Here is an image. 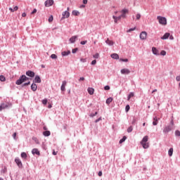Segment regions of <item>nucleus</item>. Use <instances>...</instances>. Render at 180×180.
I'll return each mask as SVG.
<instances>
[{"instance_id": "nucleus-1", "label": "nucleus", "mask_w": 180, "mask_h": 180, "mask_svg": "<svg viewBox=\"0 0 180 180\" xmlns=\"http://www.w3.org/2000/svg\"><path fill=\"white\" fill-rule=\"evenodd\" d=\"M172 125H167L163 128V133L164 134H168L169 131H172Z\"/></svg>"}, {"instance_id": "nucleus-2", "label": "nucleus", "mask_w": 180, "mask_h": 180, "mask_svg": "<svg viewBox=\"0 0 180 180\" xmlns=\"http://www.w3.org/2000/svg\"><path fill=\"white\" fill-rule=\"evenodd\" d=\"M157 19L160 25H167V18L165 17L158 16Z\"/></svg>"}, {"instance_id": "nucleus-3", "label": "nucleus", "mask_w": 180, "mask_h": 180, "mask_svg": "<svg viewBox=\"0 0 180 180\" xmlns=\"http://www.w3.org/2000/svg\"><path fill=\"white\" fill-rule=\"evenodd\" d=\"M54 4L53 0H46L44 3V5L46 8H49V6H53Z\"/></svg>"}, {"instance_id": "nucleus-4", "label": "nucleus", "mask_w": 180, "mask_h": 180, "mask_svg": "<svg viewBox=\"0 0 180 180\" xmlns=\"http://www.w3.org/2000/svg\"><path fill=\"white\" fill-rule=\"evenodd\" d=\"M25 82V79L23 78L22 75L20 77V78L15 82L16 85H22Z\"/></svg>"}, {"instance_id": "nucleus-5", "label": "nucleus", "mask_w": 180, "mask_h": 180, "mask_svg": "<svg viewBox=\"0 0 180 180\" xmlns=\"http://www.w3.org/2000/svg\"><path fill=\"white\" fill-rule=\"evenodd\" d=\"M120 72L122 74V75H129V74H130V70L124 68L120 70Z\"/></svg>"}, {"instance_id": "nucleus-6", "label": "nucleus", "mask_w": 180, "mask_h": 180, "mask_svg": "<svg viewBox=\"0 0 180 180\" xmlns=\"http://www.w3.org/2000/svg\"><path fill=\"white\" fill-rule=\"evenodd\" d=\"M139 37L141 40H146L147 39V32L146 31L141 32Z\"/></svg>"}, {"instance_id": "nucleus-7", "label": "nucleus", "mask_w": 180, "mask_h": 180, "mask_svg": "<svg viewBox=\"0 0 180 180\" xmlns=\"http://www.w3.org/2000/svg\"><path fill=\"white\" fill-rule=\"evenodd\" d=\"M122 15H120L121 18L124 19L126 18V13H129V10L124 8L121 11Z\"/></svg>"}, {"instance_id": "nucleus-8", "label": "nucleus", "mask_w": 180, "mask_h": 180, "mask_svg": "<svg viewBox=\"0 0 180 180\" xmlns=\"http://www.w3.org/2000/svg\"><path fill=\"white\" fill-rule=\"evenodd\" d=\"M15 162L17 164L18 168H22V161L19 158L15 159Z\"/></svg>"}, {"instance_id": "nucleus-9", "label": "nucleus", "mask_w": 180, "mask_h": 180, "mask_svg": "<svg viewBox=\"0 0 180 180\" xmlns=\"http://www.w3.org/2000/svg\"><path fill=\"white\" fill-rule=\"evenodd\" d=\"M26 75L27 77H30L31 78H34L35 73L32 70H28L26 72Z\"/></svg>"}, {"instance_id": "nucleus-10", "label": "nucleus", "mask_w": 180, "mask_h": 180, "mask_svg": "<svg viewBox=\"0 0 180 180\" xmlns=\"http://www.w3.org/2000/svg\"><path fill=\"white\" fill-rule=\"evenodd\" d=\"M34 82L35 84H40L41 82V79L40 78V76L36 75L34 79Z\"/></svg>"}, {"instance_id": "nucleus-11", "label": "nucleus", "mask_w": 180, "mask_h": 180, "mask_svg": "<svg viewBox=\"0 0 180 180\" xmlns=\"http://www.w3.org/2000/svg\"><path fill=\"white\" fill-rule=\"evenodd\" d=\"M77 39H78V36L77 35L72 36V37L70 38L69 41L71 44H74L77 41Z\"/></svg>"}, {"instance_id": "nucleus-12", "label": "nucleus", "mask_w": 180, "mask_h": 180, "mask_svg": "<svg viewBox=\"0 0 180 180\" xmlns=\"http://www.w3.org/2000/svg\"><path fill=\"white\" fill-rule=\"evenodd\" d=\"M63 17L62 19H65L70 18V12H68V11H65L63 13Z\"/></svg>"}, {"instance_id": "nucleus-13", "label": "nucleus", "mask_w": 180, "mask_h": 180, "mask_svg": "<svg viewBox=\"0 0 180 180\" xmlns=\"http://www.w3.org/2000/svg\"><path fill=\"white\" fill-rule=\"evenodd\" d=\"M152 52L155 56H160V51L155 47L152 48Z\"/></svg>"}, {"instance_id": "nucleus-14", "label": "nucleus", "mask_w": 180, "mask_h": 180, "mask_svg": "<svg viewBox=\"0 0 180 180\" xmlns=\"http://www.w3.org/2000/svg\"><path fill=\"white\" fill-rule=\"evenodd\" d=\"M67 86V81H63L60 86V90L64 92L65 91V86Z\"/></svg>"}, {"instance_id": "nucleus-15", "label": "nucleus", "mask_w": 180, "mask_h": 180, "mask_svg": "<svg viewBox=\"0 0 180 180\" xmlns=\"http://www.w3.org/2000/svg\"><path fill=\"white\" fill-rule=\"evenodd\" d=\"M169 36H171V34H169V32H166L162 37L161 39L162 40H167V39H168L169 37Z\"/></svg>"}, {"instance_id": "nucleus-16", "label": "nucleus", "mask_w": 180, "mask_h": 180, "mask_svg": "<svg viewBox=\"0 0 180 180\" xmlns=\"http://www.w3.org/2000/svg\"><path fill=\"white\" fill-rule=\"evenodd\" d=\"M112 19H114L115 23H117L118 20H120L122 19V16L119 15L118 17L116 15H112Z\"/></svg>"}, {"instance_id": "nucleus-17", "label": "nucleus", "mask_w": 180, "mask_h": 180, "mask_svg": "<svg viewBox=\"0 0 180 180\" xmlns=\"http://www.w3.org/2000/svg\"><path fill=\"white\" fill-rule=\"evenodd\" d=\"M32 153L33 154V155H34V154H37V155H40V151H39V149L37 148L32 149Z\"/></svg>"}, {"instance_id": "nucleus-18", "label": "nucleus", "mask_w": 180, "mask_h": 180, "mask_svg": "<svg viewBox=\"0 0 180 180\" xmlns=\"http://www.w3.org/2000/svg\"><path fill=\"white\" fill-rule=\"evenodd\" d=\"M31 89L32 91H33V92H36V91H37V84H36L35 83H33L31 85Z\"/></svg>"}, {"instance_id": "nucleus-19", "label": "nucleus", "mask_w": 180, "mask_h": 180, "mask_svg": "<svg viewBox=\"0 0 180 180\" xmlns=\"http://www.w3.org/2000/svg\"><path fill=\"white\" fill-rule=\"evenodd\" d=\"M87 91L89 94V95H94V92H95V89L92 87H89L87 89Z\"/></svg>"}, {"instance_id": "nucleus-20", "label": "nucleus", "mask_w": 180, "mask_h": 180, "mask_svg": "<svg viewBox=\"0 0 180 180\" xmlns=\"http://www.w3.org/2000/svg\"><path fill=\"white\" fill-rule=\"evenodd\" d=\"M141 146H143V148H144L145 150L148 148V147H150V145L148 144V143L145 142V143H141Z\"/></svg>"}, {"instance_id": "nucleus-21", "label": "nucleus", "mask_w": 180, "mask_h": 180, "mask_svg": "<svg viewBox=\"0 0 180 180\" xmlns=\"http://www.w3.org/2000/svg\"><path fill=\"white\" fill-rule=\"evenodd\" d=\"M63 57H67V56H70V54H71V51H63L61 53Z\"/></svg>"}, {"instance_id": "nucleus-22", "label": "nucleus", "mask_w": 180, "mask_h": 180, "mask_svg": "<svg viewBox=\"0 0 180 180\" xmlns=\"http://www.w3.org/2000/svg\"><path fill=\"white\" fill-rule=\"evenodd\" d=\"M105 43L108 46H113V44H115V42H113V41L112 40H110L109 39H107V40L105 41Z\"/></svg>"}, {"instance_id": "nucleus-23", "label": "nucleus", "mask_w": 180, "mask_h": 180, "mask_svg": "<svg viewBox=\"0 0 180 180\" xmlns=\"http://www.w3.org/2000/svg\"><path fill=\"white\" fill-rule=\"evenodd\" d=\"M111 57L114 60H119V55H117V53H112V54H111Z\"/></svg>"}, {"instance_id": "nucleus-24", "label": "nucleus", "mask_w": 180, "mask_h": 180, "mask_svg": "<svg viewBox=\"0 0 180 180\" xmlns=\"http://www.w3.org/2000/svg\"><path fill=\"white\" fill-rule=\"evenodd\" d=\"M50 134H51V132H50V131H45L43 132V135L45 137H49V136H50Z\"/></svg>"}, {"instance_id": "nucleus-25", "label": "nucleus", "mask_w": 180, "mask_h": 180, "mask_svg": "<svg viewBox=\"0 0 180 180\" xmlns=\"http://www.w3.org/2000/svg\"><path fill=\"white\" fill-rule=\"evenodd\" d=\"M148 141V136H145L141 143H147Z\"/></svg>"}, {"instance_id": "nucleus-26", "label": "nucleus", "mask_w": 180, "mask_h": 180, "mask_svg": "<svg viewBox=\"0 0 180 180\" xmlns=\"http://www.w3.org/2000/svg\"><path fill=\"white\" fill-rule=\"evenodd\" d=\"M72 15H73L74 16H79V11H77V10H74L72 12Z\"/></svg>"}, {"instance_id": "nucleus-27", "label": "nucleus", "mask_w": 180, "mask_h": 180, "mask_svg": "<svg viewBox=\"0 0 180 180\" xmlns=\"http://www.w3.org/2000/svg\"><path fill=\"white\" fill-rule=\"evenodd\" d=\"M168 154L169 157H172V154H174V148H170L168 151Z\"/></svg>"}, {"instance_id": "nucleus-28", "label": "nucleus", "mask_w": 180, "mask_h": 180, "mask_svg": "<svg viewBox=\"0 0 180 180\" xmlns=\"http://www.w3.org/2000/svg\"><path fill=\"white\" fill-rule=\"evenodd\" d=\"M113 101V98L112 97H110L108 98H107L105 103H107V105H109L111 103V102Z\"/></svg>"}, {"instance_id": "nucleus-29", "label": "nucleus", "mask_w": 180, "mask_h": 180, "mask_svg": "<svg viewBox=\"0 0 180 180\" xmlns=\"http://www.w3.org/2000/svg\"><path fill=\"white\" fill-rule=\"evenodd\" d=\"M133 96H134V93L131 92L127 96V101H130V98H133Z\"/></svg>"}, {"instance_id": "nucleus-30", "label": "nucleus", "mask_w": 180, "mask_h": 180, "mask_svg": "<svg viewBox=\"0 0 180 180\" xmlns=\"http://www.w3.org/2000/svg\"><path fill=\"white\" fill-rule=\"evenodd\" d=\"M127 139V136H123L122 139H121L120 140V144H122V143H124V141H126Z\"/></svg>"}, {"instance_id": "nucleus-31", "label": "nucleus", "mask_w": 180, "mask_h": 180, "mask_svg": "<svg viewBox=\"0 0 180 180\" xmlns=\"http://www.w3.org/2000/svg\"><path fill=\"white\" fill-rule=\"evenodd\" d=\"M21 157L24 159V160H26V158H27V154H26V153L25 152H22L21 153Z\"/></svg>"}, {"instance_id": "nucleus-32", "label": "nucleus", "mask_w": 180, "mask_h": 180, "mask_svg": "<svg viewBox=\"0 0 180 180\" xmlns=\"http://www.w3.org/2000/svg\"><path fill=\"white\" fill-rule=\"evenodd\" d=\"M0 81H1V82H5V81H6V78L5 77V76L0 75Z\"/></svg>"}, {"instance_id": "nucleus-33", "label": "nucleus", "mask_w": 180, "mask_h": 180, "mask_svg": "<svg viewBox=\"0 0 180 180\" xmlns=\"http://www.w3.org/2000/svg\"><path fill=\"white\" fill-rule=\"evenodd\" d=\"M175 136L176 137H180V131L179 130H176L175 131Z\"/></svg>"}, {"instance_id": "nucleus-34", "label": "nucleus", "mask_w": 180, "mask_h": 180, "mask_svg": "<svg viewBox=\"0 0 180 180\" xmlns=\"http://www.w3.org/2000/svg\"><path fill=\"white\" fill-rule=\"evenodd\" d=\"M1 108L6 109V108H8V104L1 103Z\"/></svg>"}, {"instance_id": "nucleus-35", "label": "nucleus", "mask_w": 180, "mask_h": 180, "mask_svg": "<svg viewBox=\"0 0 180 180\" xmlns=\"http://www.w3.org/2000/svg\"><path fill=\"white\" fill-rule=\"evenodd\" d=\"M54 18L53 17V15H51L49 19H48V22H49V23H51V22H53Z\"/></svg>"}, {"instance_id": "nucleus-36", "label": "nucleus", "mask_w": 180, "mask_h": 180, "mask_svg": "<svg viewBox=\"0 0 180 180\" xmlns=\"http://www.w3.org/2000/svg\"><path fill=\"white\" fill-rule=\"evenodd\" d=\"M131 131H133V127L130 126V127L127 129V133H131Z\"/></svg>"}, {"instance_id": "nucleus-37", "label": "nucleus", "mask_w": 180, "mask_h": 180, "mask_svg": "<svg viewBox=\"0 0 180 180\" xmlns=\"http://www.w3.org/2000/svg\"><path fill=\"white\" fill-rule=\"evenodd\" d=\"M51 58H52L53 60H56L57 58V55L53 53L51 55Z\"/></svg>"}, {"instance_id": "nucleus-38", "label": "nucleus", "mask_w": 180, "mask_h": 180, "mask_svg": "<svg viewBox=\"0 0 180 180\" xmlns=\"http://www.w3.org/2000/svg\"><path fill=\"white\" fill-rule=\"evenodd\" d=\"M130 110V105H127L125 107V112H129Z\"/></svg>"}, {"instance_id": "nucleus-39", "label": "nucleus", "mask_w": 180, "mask_h": 180, "mask_svg": "<svg viewBox=\"0 0 180 180\" xmlns=\"http://www.w3.org/2000/svg\"><path fill=\"white\" fill-rule=\"evenodd\" d=\"M77 51H78V48L73 49L72 50V54H75V53H77Z\"/></svg>"}, {"instance_id": "nucleus-40", "label": "nucleus", "mask_w": 180, "mask_h": 180, "mask_svg": "<svg viewBox=\"0 0 180 180\" xmlns=\"http://www.w3.org/2000/svg\"><path fill=\"white\" fill-rule=\"evenodd\" d=\"M94 58H99V53H96L93 56Z\"/></svg>"}, {"instance_id": "nucleus-41", "label": "nucleus", "mask_w": 180, "mask_h": 180, "mask_svg": "<svg viewBox=\"0 0 180 180\" xmlns=\"http://www.w3.org/2000/svg\"><path fill=\"white\" fill-rule=\"evenodd\" d=\"M167 55V51H162L160 52V56H166Z\"/></svg>"}, {"instance_id": "nucleus-42", "label": "nucleus", "mask_w": 180, "mask_h": 180, "mask_svg": "<svg viewBox=\"0 0 180 180\" xmlns=\"http://www.w3.org/2000/svg\"><path fill=\"white\" fill-rule=\"evenodd\" d=\"M136 29V27L131 28L127 30V33H130L131 32H134V30Z\"/></svg>"}, {"instance_id": "nucleus-43", "label": "nucleus", "mask_w": 180, "mask_h": 180, "mask_svg": "<svg viewBox=\"0 0 180 180\" xmlns=\"http://www.w3.org/2000/svg\"><path fill=\"white\" fill-rule=\"evenodd\" d=\"M33 140H34L36 144H40V142L37 138H34Z\"/></svg>"}, {"instance_id": "nucleus-44", "label": "nucleus", "mask_w": 180, "mask_h": 180, "mask_svg": "<svg viewBox=\"0 0 180 180\" xmlns=\"http://www.w3.org/2000/svg\"><path fill=\"white\" fill-rule=\"evenodd\" d=\"M141 18V15L140 13L136 14V20H139V19Z\"/></svg>"}, {"instance_id": "nucleus-45", "label": "nucleus", "mask_w": 180, "mask_h": 180, "mask_svg": "<svg viewBox=\"0 0 180 180\" xmlns=\"http://www.w3.org/2000/svg\"><path fill=\"white\" fill-rule=\"evenodd\" d=\"M96 115H98V112H96L95 113H91L90 115V117H94V116H96Z\"/></svg>"}, {"instance_id": "nucleus-46", "label": "nucleus", "mask_w": 180, "mask_h": 180, "mask_svg": "<svg viewBox=\"0 0 180 180\" xmlns=\"http://www.w3.org/2000/svg\"><path fill=\"white\" fill-rule=\"evenodd\" d=\"M104 89H105V91H109V89H110V86L107 85V86H104Z\"/></svg>"}, {"instance_id": "nucleus-47", "label": "nucleus", "mask_w": 180, "mask_h": 180, "mask_svg": "<svg viewBox=\"0 0 180 180\" xmlns=\"http://www.w3.org/2000/svg\"><path fill=\"white\" fill-rule=\"evenodd\" d=\"M169 126H172V128L174 129V120H171L170 124H169Z\"/></svg>"}, {"instance_id": "nucleus-48", "label": "nucleus", "mask_w": 180, "mask_h": 180, "mask_svg": "<svg viewBox=\"0 0 180 180\" xmlns=\"http://www.w3.org/2000/svg\"><path fill=\"white\" fill-rule=\"evenodd\" d=\"M22 77L24 78V82L27 81L29 79V77H26V75H22Z\"/></svg>"}, {"instance_id": "nucleus-49", "label": "nucleus", "mask_w": 180, "mask_h": 180, "mask_svg": "<svg viewBox=\"0 0 180 180\" xmlns=\"http://www.w3.org/2000/svg\"><path fill=\"white\" fill-rule=\"evenodd\" d=\"M86 43H88V41H82L80 42V44H82V46H84V44H85Z\"/></svg>"}, {"instance_id": "nucleus-50", "label": "nucleus", "mask_w": 180, "mask_h": 180, "mask_svg": "<svg viewBox=\"0 0 180 180\" xmlns=\"http://www.w3.org/2000/svg\"><path fill=\"white\" fill-rule=\"evenodd\" d=\"M43 105H47V99L42 100Z\"/></svg>"}, {"instance_id": "nucleus-51", "label": "nucleus", "mask_w": 180, "mask_h": 180, "mask_svg": "<svg viewBox=\"0 0 180 180\" xmlns=\"http://www.w3.org/2000/svg\"><path fill=\"white\" fill-rule=\"evenodd\" d=\"M27 85H30V82H27V83H24V84H22V86H27Z\"/></svg>"}, {"instance_id": "nucleus-52", "label": "nucleus", "mask_w": 180, "mask_h": 180, "mask_svg": "<svg viewBox=\"0 0 180 180\" xmlns=\"http://www.w3.org/2000/svg\"><path fill=\"white\" fill-rule=\"evenodd\" d=\"M153 126H157L158 124V121H153Z\"/></svg>"}, {"instance_id": "nucleus-53", "label": "nucleus", "mask_w": 180, "mask_h": 180, "mask_svg": "<svg viewBox=\"0 0 180 180\" xmlns=\"http://www.w3.org/2000/svg\"><path fill=\"white\" fill-rule=\"evenodd\" d=\"M36 12H37V9L34 8V10L31 13V15H34V13H36Z\"/></svg>"}, {"instance_id": "nucleus-54", "label": "nucleus", "mask_w": 180, "mask_h": 180, "mask_svg": "<svg viewBox=\"0 0 180 180\" xmlns=\"http://www.w3.org/2000/svg\"><path fill=\"white\" fill-rule=\"evenodd\" d=\"M102 120V117H99L98 119L95 120V123H98V122H101Z\"/></svg>"}, {"instance_id": "nucleus-55", "label": "nucleus", "mask_w": 180, "mask_h": 180, "mask_svg": "<svg viewBox=\"0 0 180 180\" xmlns=\"http://www.w3.org/2000/svg\"><path fill=\"white\" fill-rule=\"evenodd\" d=\"M81 63H86V59L85 58H81L80 59Z\"/></svg>"}, {"instance_id": "nucleus-56", "label": "nucleus", "mask_w": 180, "mask_h": 180, "mask_svg": "<svg viewBox=\"0 0 180 180\" xmlns=\"http://www.w3.org/2000/svg\"><path fill=\"white\" fill-rule=\"evenodd\" d=\"M121 61H123L124 63H127L129 61V59L125 58V59H120Z\"/></svg>"}, {"instance_id": "nucleus-57", "label": "nucleus", "mask_w": 180, "mask_h": 180, "mask_svg": "<svg viewBox=\"0 0 180 180\" xmlns=\"http://www.w3.org/2000/svg\"><path fill=\"white\" fill-rule=\"evenodd\" d=\"M14 12H16V11H18V9H19V7H18V6H15L13 8Z\"/></svg>"}, {"instance_id": "nucleus-58", "label": "nucleus", "mask_w": 180, "mask_h": 180, "mask_svg": "<svg viewBox=\"0 0 180 180\" xmlns=\"http://www.w3.org/2000/svg\"><path fill=\"white\" fill-rule=\"evenodd\" d=\"M91 64V65H95L96 64V60H94Z\"/></svg>"}, {"instance_id": "nucleus-59", "label": "nucleus", "mask_w": 180, "mask_h": 180, "mask_svg": "<svg viewBox=\"0 0 180 180\" xmlns=\"http://www.w3.org/2000/svg\"><path fill=\"white\" fill-rule=\"evenodd\" d=\"M136 122H137V120L135 117H134L132 120V124H134Z\"/></svg>"}, {"instance_id": "nucleus-60", "label": "nucleus", "mask_w": 180, "mask_h": 180, "mask_svg": "<svg viewBox=\"0 0 180 180\" xmlns=\"http://www.w3.org/2000/svg\"><path fill=\"white\" fill-rule=\"evenodd\" d=\"M13 137L14 140H16V132H15V133L13 134Z\"/></svg>"}, {"instance_id": "nucleus-61", "label": "nucleus", "mask_w": 180, "mask_h": 180, "mask_svg": "<svg viewBox=\"0 0 180 180\" xmlns=\"http://www.w3.org/2000/svg\"><path fill=\"white\" fill-rule=\"evenodd\" d=\"M83 4L86 5V4H88V0H83Z\"/></svg>"}, {"instance_id": "nucleus-62", "label": "nucleus", "mask_w": 180, "mask_h": 180, "mask_svg": "<svg viewBox=\"0 0 180 180\" xmlns=\"http://www.w3.org/2000/svg\"><path fill=\"white\" fill-rule=\"evenodd\" d=\"M85 78L84 77H82L79 79V81H84Z\"/></svg>"}, {"instance_id": "nucleus-63", "label": "nucleus", "mask_w": 180, "mask_h": 180, "mask_svg": "<svg viewBox=\"0 0 180 180\" xmlns=\"http://www.w3.org/2000/svg\"><path fill=\"white\" fill-rule=\"evenodd\" d=\"M169 40H174V36L169 35Z\"/></svg>"}, {"instance_id": "nucleus-64", "label": "nucleus", "mask_w": 180, "mask_h": 180, "mask_svg": "<svg viewBox=\"0 0 180 180\" xmlns=\"http://www.w3.org/2000/svg\"><path fill=\"white\" fill-rule=\"evenodd\" d=\"M98 176H102V171L98 172Z\"/></svg>"}]
</instances>
